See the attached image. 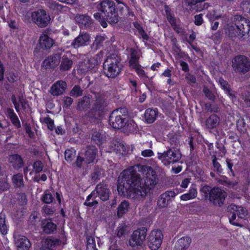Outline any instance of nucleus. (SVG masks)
I'll return each instance as SVG.
<instances>
[{"label": "nucleus", "mask_w": 250, "mask_h": 250, "mask_svg": "<svg viewBox=\"0 0 250 250\" xmlns=\"http://www.w3.org/2000/svg\"><path fill=\"white\" fill-rule=\"evenodd\" d=\"M219 82L222 88L225 90L226 93L230 97L231 100L232 101L236 100V97L235 96L234 92L232 91L229 87L228 83L221 78L219 79Z\"/></svg>", "instance_id": "obj_32"}, {"label": "nucleus", "mask_w": 250, "mask_h": 250, "mask_svg": "<svg viewBox=\"0 0 250 250\" xmlns=\"http://www.w3.org/2000/svg\"><path fill=\"white\" fill-rule=\"evenodd\" d=\"M191 240L188 236L179 239L175 245V250H186L189 246Z\"/></svg>", "instance_id": "obj_25"}, {"label": "nucleus", "mask_w": 250, "mask_h": 250, "mask_svg": "<svg viewBox=\"0 0 250 250\" xmlns=\"http://www.w3.org/2000/svg\"><path fill=\"white\" fill-rule=\"evenodd\" d=\"M42 200L46 204H50L53 202V197L52 194L48 191H45L42 196Z\"/></svg>", "instance_id": "obj_53"}, {"label": "nucleus", "mask_w": 250, "mask_h": 250, "mask_svg": "<svg viewBox=\"0 0 250 250\" xmlns=\"http://www.w3.org/2000/svg\"><path fill=\"white\" fill-rule=\"evenodd\" d=\"M175 195V193L173 191H167L165 192L160 196L158 201V205L159 207L162 208L167 207L169 202L170 201L171 198L174 197Z\"/></svg>", "instance_id": "obj_22"}, {"label": "nucleus", "mask_w": 250, "mask_h": 250, "mask_svg": "<svg viewBox=\"0 0 250 250\" xmlns=\"http://www.w3.org/2000/svg\"><path fill=\"white\" fill-rule=\"evenodd\" d=\"M12 181L15 188H21L24 187L23 175L21 173L14 174L12 176Z\"/></svg>", "instance_id": "obj_35"}, {"label": "nucleus", "mask_w": 250, "mask_h": 250, "mask_svg": "<svg viewBox=\"0 0 250 250\" xmlns=\"http://www.w3.org/2000/svg\"><path fill=\"white\" fill-rule=\"evenodd\" d=\"M64 107L66 108H69L73 102V99L70 97H64L63 99Z\"/></svg>", "instance_id": "obj_60"}, {"label": "nucleus", "mask_w": 250, "mask_h": 250, "mask_svg": "<svg viewBox=\"0 0 250 250\" xmlns=\"http://www.w3.org/2000/svg\"><path fill=\"white\" fill-rule=\"evenodd\" d=\"M7 113L13 125L17 128H20L21 126L20 122L14 110L12 109L8 108L7 110Z\"/></svg>", "instance_id": "obj_38"}, {"label": "nucleus", "mask_w": 250, "mask_h": 250, "mask_svg": "<svg viewBox=\"0 0 250 250\" xmlns=\"http://www.w3.org/2000/svg\"><path fill=\"white\" fill-rule=\"evenodd\" d=\"M83 90L81 87L79 85H75L70 91L69 95L77 98L83 95Z\"/></svg>", "instance_id": "obj_48"}, {"label": "nucleus", "mask_w": 250, "mask_h": 250, "mask_svg": "<svg viewBox=\"0 0 250 250\" xmlns=\"http://www.w3.org/2000/svg\"><path fill=\"white\" fill-rule=\"evenodd\" d=\"M42 168L43 164L41 161H36L33 164V168L36 173L40 172L42 171Z\"/></svg>", "instance_id": "obj_59"}, {"label": "nucleus", "mask_w": 250, "mask_h": 250, "mask_svg": "<svg viewBox=\"0 0 250 250\" xmlns=\"http://www.w3.org/2000/svg\"><path fill=\"white\" fill-rule=\"evenodd\" d=\"M231 66L235 73L245 74L250 70V61L245 56L238 55L232 59Z\"/></svg>", "instance_id": "obj_8"}, {"label": "nucleus", "mask_w": 250, "mask_h": 250, "mask_svg": "<svg viewBox=\"0 0 250 250\" xmlns=\"http://www.w3.org/2000/svg\"><path fill=\"white\" fill-rule=\"evenodd\" d=\"M212 158L214 170L217 172L218 173H221L223 171V169L222 168L220 164V163L217 162L216 156L215 155H213L212 156Z\"/></svg>", "instance_id": "obj_51"}, {"label": "nucleus", "mask_w": 250, "mask_h": 250, "mask_svg": "<svg viewBox=\"0 0 250 250\" xmlns=\"http://www.w3.org/2000/svg\"><path fill=\"white\" fill-rule=\"evenodd\" d=\"M200 192L204 195L205 198H208L214 205L218 207L223 205L227 196L226 193L220 188H211L208 185L203 186L200 189Z\"/></svg>", "instance_id": "obj_4"}, {"label": "nucleus", "mask_w": 250, "mask_h": 250, "mask_svg": "<svg viewBox=\"0 0 250 250\" xmlns=\"http://www.w3.org/2000/svg\"><path fill=\"white\" fill-rule=\"evenodd\" d=\"M31 17L33 21L40 27L47 26L50 20V16L44 10H38L32 12Z\"/></svg>", "instance_id": "obj_13"}, {"label": "nucleus", "mask_w": 250, "mask_h": 250, "mask_svg": "<svg viewBox=\"0 0 250 250\" xmlns=\"http://www.w3.org/2000/svg\"><path fill=\"white\" fill-rule=\"evenodd\" d=\"M102 14V17L110 23H116L119 20V16L116 11L114 1L104 0L102 1L98 8Z\"/></svg>", "instance_id": "obj_5"}, {"label": "nucleus", "mask_w": 250, "mask_h": 250, "mask_svg": "<svg viewBox=\"0 0 250 250\" xmlns=\"http://www.w3.org/2000/svg\"><path fill=\"white\" fill-rule=\"evenodd\" d=\"M194 23L197 26L201 25L203 23V14H200L194 16Z\"/></svg>", "instance_id": "obj_61"}, {"label": "nucleus", "mask_w": 250, "mask_h": 250, "mask_svg": "<svg viewBox=\"0 0 250 250\" xmlns=\"http://www.w3.org/2000/svg\"><path fill=\"white\" fill-rule=\"evenodd\" d=\"M96 194L103 201H106L109 199L111 192L108 186L104 182H102L98 184L95 189Z\"/></svg>", "instance_id": "obj_15"}, {"label": "nucleus", "mask_w": 250, "mask_h": 250, "mask_svg": "<svg viewBox=\"0 0 250 250\" xmlns=\"http://www.w3.org/2000/svg\"><path fill=\"white\" fill-rule=\"evenodd\" d=\"M67 87V84L65 81L59 80L52 85L49 92L54 96H59L65 93Z\"/></svg>", "instance_id": "obj_17"}, {"label": "nucleus", "mask_w": 250, "mask_h": 250, "mask_svg": "<svg viewBox=\"0 0 250 250\" xmlns=\"http://www.w3.org/2000/svg\"><path fill=\"white\" fill-rule=\"evenodd\" d=\"M7 1L0 2V17L4 21H5V13L8 12L6 4Z\"/></svg>", "instance_id": "obj_49"}, {"label": "nucleus", "mask_w": 250, "mask_h": 250, "mask_svg": "<svg viewBox=\"0 0 250 250\" xmlns=\"http://www.w3.org/2000/svg\"><path fill=\"white\" fill-rule=\"evenodd\" d=\"M241 8L244 12H249L250 11V2L249 1H244L241 3Z\"/></svg>", "instance_id": "obj_62"}, {"label": "nucleus", "mask_w": 250, "mask_h": 250, "mask_svg": "<svg viewBox=\"0 0 250 250\" xmlns=\"http://www.w3.org/2000/svg\"><path fill=\"white\" fill-rule=\"evenodd\" d=\"M237 128L241 133H245L247 131L246 124L243 118H240L237 121Z\"/></svg>", "instance_id": "obj_47"}, {"label": "nucleus", "mask_w": 250, "mask_h": 250, "mask_svg": "<svg viewBox=\"0 0 250 250\" xmlns=\"http://www.w3.org/2000/svg\"><path fill=\"white\" fill-rule=\"evenodd\" d=\"M46 6L49 7L50 10H52L55 13H58L62 11L66 7L58 3L54 0H47L45 2Z\"/></svg>", "instance_id": "obj_29"}, {"label": "nucleus", "mask_w": 250, "mask_h": 250, "mask_svg": "<svg viewBox=\"0 0 250 250\" xmlns=\"http://www.w3.org/2000/svg\"><path fill=\"white\" fill-rule=\"evenodd\" d=\"M147 245L152 250H157L161 246L163 234L161 230L155 229L151 231L147 238Z\"/></svg>", "instance_id": "obj_12"}, {"label": "nucleus", "mask_w": 250, "mask_h": 250, "mask_svg": "<svg viewBox=\"0 0 250 250\" xmlns=\"http://www.w3.org/2000/svg\"><path fill=\"white\" fill-rule=\"evenodd\" d=\"M87 250H97L94 238L92 237L87 239Z\"/></svg>", "instance_id": "obj_54"}, {"label": "nucleus", "mask_w": 250, "mask_h": 250, "mask_svg": "<svg viewBox=\"0 0 250 250\" xmlns=\"http://www.w3.org/2000/svg\"><path fill=\"white\" fill-rule=\"evenodd\" d=\"M92 138L96 144L100 145L106 141L105 132L100 130L95 131L93 133Z\"/></svg>", "instance_id": "obj_28"}, {"label": "nucleus", "mask_w": 250, "mask_h": 250, "mask_svg": "<svg viewBox=\"0 0 250 250\" xmlns=\"http://www.w3.org/2000/svg\"><path fill=\"white\" fill-rule=\"evenodd\" d=\"M42 211L46 214H53L54 210L53 208L47 205L43 206L42 209Z\"/></svg>", "instance_id": "obj_63"}, {"label": "nucleus", "mask_w": 250, "mask_h": 250, "mask_svg": "<svg viewBox=\"0 0 250 250\" xmlns=\"http://www.w3.org/2000/svg\"><path fill=\"white\" fill-rule=\"evenodd\" d=\"M130 59L129 61L130 66L132 68H136L140 66L139 64V58L136 55V52L135 50H132L130 54Z\"/></svg>", "instance_id": "obj_45"}, {"label": "nucleus", "mask_w": 250, "mask_h": 250, "mask_svg": "<svg viewBox=\"0 0 250 250\" xmlns=\"http://www.w3.org/2000/svg\"><path fill=\"white\" fill-rule=\"evenodd\" d=\"M147 229L145 227L134 230L129 239V245L132 247H141L146 240Z\"/></svg>", "instance_id": "obj_10"}, {"label": "nucleus", "mask_w": 250, "mask_h": 250, "mask_svg": "<svg viewBox=\"0 0 250 250\" xmlns=\"http://www.w3.org/2000/svg\"><path fill=\"white\" fill-rule=\"evenodd\" d=\"M76 156V151L73 149H67L65 151L64 157L67 162H71Z\"/></svg>", "instance_id": "obj_50"}, {"label": "nucleus", "mask_w": 250, "mask_h": 250, "mask_svg": "<svg viewBox=\"0 0 250 250\" xmlns=\"http://www.w3.org/2000/svg\"><path fill=\"white\" fill-rule=\"evenodd\" d=\"M141 155L144 157H149L153 156L154 153L151 149H145L142 151Z\"/></svg>", "instance_id": "obj_64"}, {"label": "nucleus", "mask_w": 250, "mask_h": 250, "mask_svg": "<svg viewBox=\"0 0 250 250\" xmlns=\"http://www.w3.org/2000/svg\"><path fill=\"white\" fill-rule=\"evenodd\" d=\"M11 100L17 112L20 111V104H21V106L22 108H25V105L26 104V101L23 98L22 95L20 96L19 97L18 102L17 101L15 96L12 95L11 97Z\"/></svg>", "instance_id": "obj_34"}, {"label": "nucleus", "mask_w": 250, "mask_h": 250, "mask_svg": "<svg viewBox=\"0 0 250 250\" xmlns=\"http://www.w3.org/2000/svg\"><path fill=\"white\" fill-rule=\"evenodd\" d=\"M121 59L118 55L112 54L108 56L104 63V73L108 78H114L121 72Z\"/></svg>", "instance_id": "obj_6"}, {"label": "nucleus", "mask_w": 250, "mask_h": 250, "mask_svg": "<svg viewBox=\"0 0 250 250\" xmlns=\"http://www.w3.org/2000/svg\"><path fill=\"white\" fill-rule=\"evenodd\" d=\"M94 17L95 19L99 21L100 22V24L101 26L104 27L105 28L107 26V24L106 22V21L105 19H104L103 17H102V14H100L99 13H96L94 14Z\"/></svg>", "instance_id": "obj_52"}, {"label": "nucleus", "mask_w": 250, "mask_h": 250, "mask_svg": "<svg viewBox=\"0 0 250 250\" xmlns=\"http://www.w3.org/2000/svg\"><path fill=\"white\" fill-rule=\"evenodd\" d=\"M62 241L58 239H47L44 242L40 250H52V247L56 245H61Z\"/></svg>", "instance_id": "obj_30"}, {"label": "nucleus", "mask_w": 250, "mask_h": 250, "mask_svg": "<svg viewBox=\"0 0 250 250\" xmlns=\"http://www.w3.org/2000/svg\"><path fill=\"white\" fill-rule=\"evenodd\" d=\"M76 22L81 27L87 28L92 24V19L87 15H77L75 17Z\"/></svg>", "instance_id": "obj_24"}, {"label": "nucleus", "mask_w": 250, "mask_h": 250, "mask_svg": "<svg viewBox=\"0 0 250 250\" xmlns=\"http://www.w3.org/2000/svg\"><path fill=\"white\" fill-rule=\"evenodd\" d=\"M72 63V61L70 59H69L66 56H63L60 66V70L65 71L69 70L71 68Z\"/></svg>", "instance_id": "obj_37"}, {"label": "nucleus", "mask_w": 250, "mask_h": 250, "mask_svg": "<svg viewBox=\"0 0 250 250\" xmlns=\"http://www.w3.org/2000/svg\"><path fill=\"white\" fill-rule=\"evenodd\" d=\"M126 232V226L122 225L119 226L116 230L117 236L120 238L124 236Z\"/></svg>", "instance_id": "obj_56"}, {"label": "nucleus", "mask_w": 250, "mask_h": 250, "mask_svg": "<svg viewBox=\"0 0 250 250\" xmlns=\"http://www.w3.org/2000/svg\"><path fill=\"white\" fill-rule=\"evenodd\" d=\"M128 111L125 108L115 110L110 115L109 124L115 129H120L123 127H126V129L133 131V129L135 128V124L132 121L128 122Z\"/></svg>", "instance_id": "obj_3"}, {"label": "nucleus", "mask_w": 250, "mask_h": 250, "mask_svg": "<svg viewBox=\"0 0 250 250\" xmlns=\"http://www.w3.org/2000/svg\"><path fill=\"white\" fill-rule=\"evenodd\" d=\"M15 244L18 250H29L31 247L29 240L23 235H18L15 237Z\"/></svg>", "instance_id": "obj_21"}, {"label": "nucleus", "mask_w": 250, "mask_h": 250, "mask_svg": "<svg viewBox=\"0 0 250 250\" xmlns=\"http://www.w3.org/2000/svg\"><path fill=\"white\" fill-rule=\"evenodd\" d=\"M188 8L191 11L199 12L207 7L206 0H185Z\"/></svg>", "instance_id": "obj_19"}, {"label": "nucleus", "mask_w": 250, "mask_h": 250, "mask_svg": "<svg viewBox=\"0 0 250 250\" xmlns=\"http://www.w3.org/2000/svg\"><path fill=\"white\" fill-rule=\"evenodd\" d=\"M7 230V226L5 224V216L1 213H0V231L3 235H5Z\"/></svg>", "instance_id": "obj_46"}, {"label": "nucleus", "mask_w": 250, "mask_h": 250, "mask_svg": "<svg viewBox=\"0 0 250 250\" xmlns=\"http://www.w3.org/2000/svg\"><path fill=\"white\" fill-rule=\"evenodd\" d=\"M228 216L230 223L234 225L238 226V223L234 221L237 216L238 218H244L247 215V211L241 207H238L234 204H231L228 208Z\"/></svg>", "instance_id": "obj_11"}, {"label": "nucleus", "mask_w": 250, "mask_h": 250, "mask_svg": "<svg viewBox=\"0 0 250 250\" xmlns=\"http://www.w3.org/2000/svg\"><path fill=\"white\" fill-rule=\"evenodd\" d=\"M42 230L46 234L53 233L57 229L56 225L49 221H44L42 224Z\"/></svg>", "instance_id": "obj_31"}, {"label": "nucleus", "mask_w": 250, "mask_h": 250, "mask_svg": "<svg viewBox=\"0 0 250 250\" xmlns=\"http://www.w3.org/2000/svg\"><path fill=\"white\" fill-rule=\"evenodd\" d=\"M54 43V41L44 34H42L40 37L39 44L43 49H50Z\"/></svg>", "instance_id": "obj_26"}, {"label": "nucleus", "mask_w": 250, "mask_h": 250, "mask_svg": "<svg viewBox=\"0 0 250 250\" xmlns=\"http://www.w3.org/2000/svg\"><path fill=\"white\" fill-rule=\"evenodd\" d=\"M239 100L243 106L250 107V93L249 92L242 93Z\"/></svg>", "instance_id": "obj_43"}, {"label": "nucleus", "mask_w": 250, "mask_h": 250, "mask_svg": "<svg viewBox=\"0 0 250 250\" xmlns=\"http://www.w3.org/2000/svg\"><path fill=\"white\" fill-rule=\"evenodd\" d=\"M9 161L12 167L16 169H19L23 165V160L19 154L10 155Z\"/></svg>", "instance_id": "obj_27"}, {"label": "nucleus", "mask_w": 250, "mask_h": 250, "mask_svg": "<svg viewBox=\"0 0 250 250\" xmlns=\"http://www.w3.org/2000/svg\"><path fill=\"white\" fill-rule=\"evenodd\" d=\"M95 98L96 100L91 111L94 114V117L97 118L103 114L107 106V102L105 96L103 94L97 93Z\"/></svg>", "instance_id": "obj_9"}, {"label": "nucleus", "mask_w": 250, "mask_h": 250, "mask_svg": "<svg viewBox=\"0 0 250 250\" xmlns=\"http://www.w3.org/2000/svg\"><path fill=\"white\" fill-rule=\"evenodd\" d=\"M135 70L138 75L144 81H146L148 78L145 71L141 68V66L135 68Z\"/></svg>", "instance_id": "obj_57"}, {"label": "nucleus", "mask_w": 250, "mask_h": 250, "mask_svg": "<svg viewBox=\"0 0 250 250\" xmlns=\"http://www.w3.org/2000/svg\"><path fill=\"white\" fill-rule=\"evenodd\" d=\"M205 109L207 112L217 113L219 108L217 104H205Z\"/></svg>", "instance_id": "obj_55"}, {"label": "nucleus", "mask_w": 250, "mask_h": 250, "mask_svg": "<svg viewBox=\"0 0 250 250\" xmlns=\"http://www.w3.org/2000/svg\"><path fill=\"white\" fill-rule=\"evenodd\" d=\"M129 206V203L126 201L122 202L120 204L117 210V216L118 217L120 218L122 217V216L128 211Z\"/></svg>", "instance_id": "obj_42"}, {"label": "nucleus", "mask_w": 250, "mask_h": 250, "mask_svg": "<svg viewBox=\"0 0 250 250\" xmlns=\"http://www.w3.org/2000/svg\"><path fill=\"white\" fill-rule=\"evenodd\" d=\"M197 195V190L194 186L190 188L188 192L182 195L180 199L183 201H187L195 198Z\"/></svg>", "instance_id": "obj_33"}, {"label": "nucleus", "mask_w": 250, "mask_h": 250, "mask_svg": "<svg viewBox=\"0 0 250 250\" xmlns=\"http://www.w3.org/2000/svg\"><path fill=\"white\" fill-rule=\"evenodd\" d=\"M99 62L97 60V57H91L85 59L81 64V70L83 72H88L90 70H94L97 68Z\"/></svg>", "instance_id": "obj_18"}, {"label": "nucleus", "mask_w": 250, "mask_h": 250, "mask_svg": "<svg viewBox=\"0 0 250 250\" xmlns=\"http://www.w3.org/2000/svg\"><path fill=\"white\" fill-rule=\"evenodd\" d=\"M61 56L62 50L61 49L60 51L46 58L42 62V67L45 69L55 68L60 63Z\"/></svg>", "instance_id": "obj_14"}, {"label": "nucleus", "mask_w": 250, "mask_h": 250, "mask_svg": "<svg viewBox=\"0 0 250 250\" xmlns=\"http://www.w3.org/2000/svg\"><path fill=\"white\" fill-rule=\"evenodd\" d=\"M106 37L105 35H97L94 41L93 44L91 45V47L94 50H97L101 47L105 41Z\"/></svg>", "instance_id": "obj_39"}, {"label": "nucleus", "mask_w": 250, "mask_h": 250, "mask_svg": "<svg viewBox=\"0 0 250 250\" xmlns=\"http://www.w3.org/2000/svg\"><path fill=\"white\" fill-rule=\"evenodd\" d=\"M103 176V170L98 167H95L93 171L91 174V180L94 182L98 181Z\"/></svg>", "instance_id": "obj_41"}, {"label": "nucleus", "mask_w": 250, "mask_h": 250, "mask_svg": "<svg viewBox=\"0 0 250 250\" xmlns=\"http://www.w3.org/2000/svg\"><path fill=\"white\" fill-rule=\"evenodd\" d=\"M181 156L178 150L172 148H169L163 153H157L158 158L166 166L177 162L181 159Z\"/></svg>", "instance_id": "obj_7"}, {"label": "nucleus", "mask_w": 250, "mask_h": 250, "mask_svg": "<svg viewBox=\"0 0 250 250\" xmlns=\"http://www.w3.org/2000/svg\"><path fill=\"white\" fill-rule=\"evenodd\" d=\"M90 41V36L86 32L80 33L72 42L71 45L73 48L77 49L80 47L85 46L88 44Z\"/></svg>", "instance_id": "obj_16"}, {"label": "nucleus", "mask_w": 250, "mask_h": 250, "mask_svg": "<svg viewBox=\"0 0 250 250\" xmlns=\"http://www.w3.org/2000/svg\"><path fill=\"white\" fill-rule=\"evenodd\" d=\"M220 122V117L218 115L213 114L206 119L205 126L207 129H213L216 128L219 126Z\"/></svg>", "instance_id": "obj_23"}, {"label": "nucleus", "mask_w": 250, "mask_h": 250, "mask_svg": "<svg viewBox=\"0 0 250 250\" xmlns=\"http://www.w3.org/2000/svg\"><path fill=\"white\" fill-rule=\"evenodd\" d=\"M90 104L89 97L86 96H83L78 102V108L80 110H85L89 108Z\"/></svg>", "instance_id": "obj_40"}, {"label": "nucleus", "mask_w": 250, "mask_h": 250, "mask_svg": "<svg viewBox=\"0 0 250 250\" xmlns=\"http://www.w3.org/2000/svg\"><path fill=\"white\" fill-rule=\"evenodd\" d=\"M203 91L205 96L209 100L214 101L215 99L216 89L215 87L209 88L208 87L204 86Z\"/></svg>", "instance_id": "obj_44"}, {"label": "nucleus", "mask_w": 250, "mask_h": 250, "mask_svg": "<svg viewBox=\"0 0 250 250\" xmlns=\"http://www.w3.org/2000/svg\"><path fill=\"white\" fill-rule=\"evenodd\" d=\"M232 23L227 26V33L232 39L238 37L242 38L250 31V21L240 15H235L232 19Z\"/></svg>", "instance_id": "obj_2"}, {"label": "nucleus", "mask_w": 250, "mask_h": 250, "mask_svg": "<svg viewBox=\"0 0 250 250\" xmlns=\"http://www.w3.org/2000/svg\"><path fill=\"white\" fill-rule=\"evenodd\" d=\"M42 120L43 123L47 124L49 129L52 130L54 129V121L49 117H44Z\"/></svg>", "instance_id": "obj_58"}, {"label": "nucleus", "mask_w": 250, "mask_h": 250, "mask_svg": "<svg viewBox=\"0 0 250 250\" xmlns=\"http://www.w3.org/2000/svg\"><path fill=\"white\" fill-rule=\"evenodd\" d=\"M139 170L144 175V183L141 182L140 177L134 167H131L121 173L119 177H122L119 179L121 182L117 187L119 192L126 193L130 198L137 201L143 200L158 182L156 172L150 167L141 166Z\"/></svg>", "instance_id": "obj_1"}, {"label": "nucleus", "mask_w": 250, "mask_h": 250, "mask_svg": "<svg viewBox=\"0 0 250 250\" xmlns=\"http://www.w3.org/2000/svg\"><path fill=\"white\" fill-rule=\"evenodd\" d=\"M98 153L97 148L93 146L86 147L84 153V162L87 164L93 163Z\"/></svg>", "instance_id": "obj_20"}, {"label": "nucleus", "mask_w": 250, "mask_h": 250, "mask_svg": "<svg viewBox=\"0 0 250 250\" xmlns=\"http://www.w3.org/2000/svg\"><path fill=\"white\" fill-rule=\"evenodd\" d=\"M157 116V112L154 109L148 108L145 111V119L148 124L153 123L156 120Z\"/></svg>", "instance_id": "obj_36"}]
</instances>
